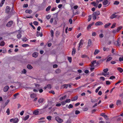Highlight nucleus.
I'll list each match as a JSON object with an SVG mask.
<instances>
[{
  "label": "nucleus",
  "mask_w": 123,
  "mask_h": 123,
  "mask_svg": "<svg viewBox=\"0 0 123 123\" xmlns=\"http://www.w3.org/2000/svg\"><path fill=\"white\" fill-rule=\"evenodd\" d=\"M119 2L117 1H115L114 3V4L116 5H117L119 4Z\"/></svg>",
  "instance_id": "47"
},
{
  "label": "nucleus",
  "mask_w": 123,
  "mask_h": 123,
  "mask_svg": "<svg viewBox=\"0 0 123 123\" xmlns=\"http://www.w3.org/2000/svg\"><path fill=\"white\" fill-rule=\"evenodd\" d=\"M122 104V102L121 100H118L117 102V105H120Z\"/></svg>",
  "instance_id": "15"
},
{
  "label": "nucleus",
  "mask_w": 123,
  "mask_h": 123,
  "mask_svg": "<svg viewBox=\"0 0 123 123\" xmlns=\"http://www.w3.org/2000/svg\"><path fill=\"white\" fill-rule=\"evenodd\" d=\"M25 12L26 13L30 14L32 12V11L31 10L27 9L26 10Z\"/></svg>",
  "instance_id": "16"
},
{
  "label": "nucleus",
  "mask_w": 123,
  "mask_h": 123,
  "mask_svg": "<svg viewBox=\"0 0 123 123\" xmlns=\"http://www.w3.org/2000/svg\"><path fill=\"white\" fill-rule=\"evenodd\" d=\"M5 43L4 41H2L0 44V45L1 46H3L4 45Z\"/></svg>",
  "instance_id": "42"
},
{
  "label": "nucleus",
  "mask_w": 123,
  "mask_h": 123,
  "mask_svg": "<svg viewBox=\"0 0 123 123\" xmlns=\"http://www.w3.org/2000/svg\"><path fill=\"white\" fill-rule=\"evenodd\" d=\"M44 101V99L43 98H40L38 100V102L39 103H42Z\"/></svg>",
  "instance_id": "13"
},
{
  "label": "nucleus",
  "mask_w": 123,
  "mask_h": 123,
  "mask_svg": "<svg viewBox=\"0 0 123 123\" xmlns=\"http://www.w3.org/2000/svg\"><path fill=\"white\" fill-rule=\"evenodd\" d=\"M100 14V12L99 11H97L93 13V15H95L96 16H97Z\"/></svg>",
  "instance_id": "10"
},
{
  "label": "nucleus",
  "mask_w": 123,
  "mask_h": 123,
  "mask_svg": "<svg viewBox=\"0 0 123 123\" xmlns=\"http://www.w3.org/2000/svg\"><path fill=\"white\" fill-rule=\"evenodd\" d=\"M32 56L35 57H36L38 55V53L36 52H34L32 54Z\"/></svg>",
  "instance_id": "11"
},
{
  "label": "nucleus",
  "mask_w": 123,
  "mask_h": 123,
  "mask_svg": "<svg viewBox=\"0 0 123 123\" xmlns=\"http://www.w3.org/2000/svg\"><path fill=\"white\" fill-rule=\"evenodd\" d=\"M52 117L51 116H49L47 117V118L49 120H51V119Z\"/></svg>",
  "instance_id": "31"
},
{
  "label": "nucleus",
  "mask_w": 123,
  "mask_h": 123,
  "mask_svg": "<svg viewBox=\"0 0 123 123\" xmlns=\"http://www.w3.org/2000/svg\"><path fill=\"white\" fill-rule=\"evenodd\" d=\"M29 45L27 44H24L22 45V46L23 47H26L29 46Z\"/></svg>",
  "instance_id": "32"
},
{
  "label": "nucleus",
  "mask_w": 123,
  "mask_h": 123,
  "mask_svg": "<svg viewBox=\"0 0 123 123\" xmlns=\"http://www.w3.org/2000/svg\"><path fill=\"white\" fill-rule=\"evenodd\" d=\"M117 16L115 14H113L111 15L110 17V18L111 19H112L116 18Z\"/></svg>",
  "instance_id": "14"
},
{
  "label": "nucleus",
  "mask_w": 123,
  "mask_h": 123,
  "mask_svg": "<svg viewBox=\"0 0 123 123\" xmlns=\"http://www.w3.org/2000/svg\"><path fill=\"white\" fill-rule=\"evenodd\" d=\"M18 121V119L17 118L11 119L10 120V121L11 122H12L13 123H17Z\"/></svg>",
  "instance_id": "3"
},
{
  "label": "nucleus",
  "mask_w": 123,
  "mask_h": 123,
  "mask_svg": "<svg viewBox=\"0 0 123 123\" xmlns=\"http://www.w3.org/2000/svg\"><path fill=\"white\" fill-rule=\"evenodd\" d=\"M28 4H24L23 6V7L24 8H26L28 7Z\"/></svg>",
  "instance_id": "57"
},
{
  "label": "nucleus",
  "mask_w": 123,
  "mask_h": 123,
  "mask_svg": "<svg viewBox=\"0 0 123 123\" xmlns=\"http://www.w3.org/2000/svg\"><path fill=\"white\" fill-rule=\"evenodd\" d=\"M119 60L120 61H123V57H120L119 58Z\"/></svg>",
  "instance_id": "64"
},
{
  "label": "nucleus",
  "mask_w": 123,
  "mask_h": 123,
  "mask_svg": "<svg viewBox=\"0 0 123 123\" xmlns=\"http://www.w3.org/2000/svg\"><path fill=\"white\" fill-rule=\"evenodd\" d=\"M116 45L117 46H119L120 44L119 42H118V41H116Z\"/></svg>",
  "instance_id": "56"
},
{
  "label": "nucleus",
  "mask_w": 123,
  "mask_h": 123,
  "mask_svg": "<svg viewBox=\"0 0 123 123\" xmlns=\"http://www.w3.org/2000/svg\"><path fill=\"white\" fill-rule=\"evenodd\" d=\"M27 40V39L25 37H24L22 39V41L24 42H26Z\"/></svg>",
  "instance_id": "43"
},
{
  "label": "nucleus",
  "mask_w": 123,
  "mask_h": 123,
  "mask_svg": "<svg viewBox=\"0 0 123 123\" xmlns=\"http://www.w3.org/2000/svg\"><path fill=\"white\" fill-rule=\"evenodd\" d=\"M91 101L92 102L94 103L96 102L97 101V99H91Z\"/></svg>",
  "instance_id": "39"
},
{
  "label": "nucleus",
  "mask_w": 123,
  "mask_h": 123,
  "mask_svg": "<svg viewBox=\"0 0 123 123\" xmlns=\"http://www.w3.org/2000/svg\"><path fill=\"white\" fill-rule=\"evenodd\" d=\"M100 79L101 80L103 81H104L105 80V78L104 77H100Z\"/></svg>",
  "instance_id": "55"
},
{
  "label": "nucleus",
  "mask_w": 123,
  "mask_h": 123,
  "mask_svg": "<svg viewBox=\"0 0 123 123\" xmlns=\"http://www.w3.org/2000/svg\"><path fill=\"white\" fill-rule=\"evenodd\" d=\"M76 52V49L75 48H74L73 49V51L72 52V55H74Z\"/></svg>",
  "instance_id": "18"
},
{
  "label": "nucleus",
  "mask_w": 123,
  "mask_h": 123,
  "mask_svg": "<svg viewBox=\"0 0 123 123\" xmlns=\"http://www.w3.org/2000/svg\"><path fill=\"white\" fill-rule=\"evenodd\" d=\"M111 23H108L107 24H105V25L104 26V27L105 28H106L107 27L111 25Z\"/></svg>",
  "instance_id": "27"
},
{
  "label": "nucleus",
  "mask_w": 123,
  "mask_h": 123,
  "mask_svg": "<svg viewBox=\"0 0 123 123\" xmlns=\"http://www.w3.org/2000/svg\"><path fill=\"white\" fill-rule=\"evenodd\" d=\"M2 0V1L0 4V7H2V6L4 3V2L5 0Z\"/></svg>",
  "instance_id": "28"
},
{
  "label": "nucleus",
  "mask_w": 123,
  "mask_h": 123,
  "mask_svg": "<svg viewBox=\"0 0 123 123\" xmlns=\"http://www.w3.org/2000/svg\"><path fill=\"white\" fill-rule=\"evenodd\" d=\"M62 6V4L59 5L58 6V7L59 8H61Z\"/></svg>",
  "instance_id": "62"
},
{
  "label": "nucleus",
  "mask_w": 123,
  "mask_h": 123,
  "mask_svg": "<svg viewBox=\"0 0 123 123\" xmlns=\"http://www.w3.org/2000/svg\"><path fill=\"white\" fill-rule=\"evenodd\" d=\"M61 104L62 105H64L66 104V103L65 101H62L61 103Z\"/></svg>",
  "instance_id": "49"
},
{
  "label": "nucleus",
  "mask_w": 123,
  "mask_h": 123,
  "mask_svg": "<svg viewBox=\"0 0 123 123\" xmlns=\"http://www.w3.org/2000/svg\"><path fill=\"white\" fill-rule=\"evenodd\" d=\"M13 24V21H10L8 22V27L11 26Z\"/></svg>",
  "instance_id": "17"
},
{
  "label": "nucleus",
  "mask_w": 123,
  "mask_h": 123,
  "mask_svg": "<svg viewBox=\"0 0 123 123\" xmlns=\"http://www.w3.org/2000/svg\"><path fill=\"white\" fill-rule=\"evenodd\" d=\"M50 32L51 33V36L52 37H53V34H54L53 31L52 30H51Z\"/></svg>",
  "instance_id": "41"
},
{
  "label": "nucleus",
  "mask_w": 123,
  "mask_h": 123,
  "mask_svg": "<svg viewBox=\"0 0 123 123\" xmlns=\"http://www.w3.org/2000/svg\"><path fill=\"white\" fill-rule=\"evenodd\" d=\"M34 24L36 25H37L38 24V23L37 22L35 21L33 22Z\"/></svg>",
  "instance_id": "60"
},
{
  "label": "nucleus",
  "mask_w": 123,
  "mask_h": 123,
  "mask_svg": "<svg viewBox=\"0 0 123 123\" xmlns=\"http://www.w3.org/2000/svg\"><path fill=\"white\" fill-rule=\"evenodd\" d=\"M29 115H27L26 116H25V117H24L23 119L25 121V120H27L29 118Z\"/></svg>",
  "instance_id": "23"
},
{
  "label": "nucleus",
  "mask_w": 123,
  "mask_h": 123,
  "mask_svg": "<svg viewBox=\"0 0 123 123\" xmlns=\"http://www.w3.org/2000/svg\"><path fill=\"white\" fill-rule=\"evenodd\" d=\"M73 105L71 104H70L69 105V106L68 107V108L69 109H70L71 108H72L73 107Z\"/></svg>",
  "instance_id": "48"
},
{
  "label": "nucleus",
  "mask_w": 123,
  "mask_h": 123,
  "mask_svg": "<svg viewBox=\"0 0 123 123\" xmlns=\"http://www.w3.org/2000/svg\"><path fill=\"white\" fill-rule=\"evenodd\" d=\"M51 8V6H48L46 8V11L47 12Z\"/></svg>",
  "instance_id": "25"
},
{
  "label": "nucleus",
  "mask_w": 123,
  "mask_h": 123,
  "mask_svg": "<svg viewBox=\"0 0 123 123\" xmlns=\"http://www.w3.org/2000/svg\"><path fill=\"white\" fill-rule=\"evenodd\" d=\"M27 67L28 69H31L32 68V67L30 65H28Z\"/></svg>",
  "instance_id": "33"
},
{
  "label": "nucleus",
  "mask_w": 123,
  "mask_h": 123,
  "mask_svg": "<svg viewBox=\"0 0 123 123\" xmlns=\"http://www.w3.org/2000/svg\"><path fill=\"white\" fill-rule=\"evenodd\" d=\"M117 69L121 73H122L123 71V70L121 68H117Z\"/></svg>",
  "instance_id": "22"
},
{
  "label": "nucleus",
  "mask_w": 123,
  "mask_h": 123,
  "mask_svg": "<svg viewBox=\"0 0 123 123\" xmlns=\"http://www.w3.org/2000/svg\"><path fill=\"white\" fill-rule=\"evenodd\" d=\"M36 95L34 93L31 94L30 95L31 97L32 98H35L36 97Z\"/></svg>",
  "instance_id": "24"
},
{
  "label": "nucleus",
  "mask_w": 123,
  "mask_h": 123,
  "mask_svg": "<svg viewBox=\"0 0 123 123\" xmlns=\"http://www.w3.org/2000/svg\"><path fill=\"white\" fill-rule=\"evenodd\" d=\"M92 18L94 20H95L96 19V15H93V13L92 14Z\"/></svg>",
  "instance_id": "26"
},
{
  "label": "nucleus",
  "mask_w": 123,
  "mask_h": 123,
  "mask_svg": "<svg viewBox=\"0 0 123 123\" xmlns=\"http://www.w3.org/2000/svg\"><path fill=\"white\" fill-rule=\"evenodd\" d=\"M14 89H15V87H14V86H10V88H11V90L12 91H13L14 90Z\"/></svg>",
  "instance_id": "37"
},
{
  "label": "nucleus",
  "mask_w": 123,
  "mask_h": 123,
  "mask_svg": "<svg viewBox=\"0 0 123 123\" xmlns=\"http://www.w3.org/2000/svg\"><path fill=\"white\" fill-rule=\"evenodd\" d=\"M116 24V23H114L111 27V28H113L115 27Z\"/></svg>",
  "instance_id": "52"
},
{
  "label": "nucleus",
  "mask_w": 123,
  "mask_h": 123,
  "mask_svg": "<svg viewBox=\"0 0 123 123\" xmlns=\"http://www.w3.org/2000/svg\"><path fill=\"white\" fill-rule=\"evenodd\" d=\"M96 35V33L95 32H93L92 33V36H95Z\"/></svg>",
  "instance_id": "53"
},
{
  "label": "nucleus",
  "mask_w": 123,
  "mask_h": 123,
  "mask_svg": "<svg viewBox=\"0 0 123 123\" xmlns=\"http://www.w3.org/2000/svg\"><path fill=\"white\" fill-rule=\"evenodd\" d=\"M18 33L17 35V37L18 39H20L21 37L22 36L21 34V31H17Z\"/></svg>",
  "instance_id": "5"
},
{
  "label": "nucleus",
  "mask_w": 123,
  "mask_h": 123,
  "mask_svg": "<svg viewBox=\"0 0 123 123\" xmlns=\"http://www.w3.org/2000/svg\"><path fill=\"white\" fill-rule=\"evenodd\" d=\"M97 64L96 61L94 60L91 62V67H94Z\"/></svg>",
  "instance_id": "6"
},
{
  "label": "nucleus",
  "mask_w": 123,
  "mask_h": 123,
  "mask_svg": "<svg viewBox=\"0 0 123 123\" xmlns=\"http://www.w3.org/2000/svg\"><path fill=\"white\" fill-rule=\"evenodd\" d=\"M40 109H37L35 110L33 112V114L35 115H37L38 114L40 111L41 110Z\"/></svg>",
  "instance_id": "7"
},
{
  "label": "nucleus",
  "mask_w": 123,
  "mask_h": 123,
  "mask_svg": "<svg viewBox=\"0 0 123 123\" xmlns=\"http://www.w3.org/2000/svg\"><path fill=\"white\" fill-rule=\"evenodd\" d=\"M55 119L59 123H61L63 121L62 119L60 118L59 117H56L55 118Z\"/></svg>",
  "instance_id": "4"
},
{
  "label": "nucleus",
  "mask_w": 123,
  "mask_h": 123,
  "mask_svg": "<svg viewBox=\"0 0 123 123\" xmlns=\"http://www.w3.org/2000/svg\"><path fill=\"white\" fill-rule=\"evenodd\" d=\"M91 4H93V6H97V4H96V3L95 2H93L91 3Z\"/></svg>",
  "instance_id": "45"
},
{
  "label": "nucleus",
  "mask_w": 123,
  "mask_h": 123,
  "mask_svg": "<svg viewBox=\"0 0 123 123\" xmlns=\"http://www.w3.org/2000/svg\"><path fill=\"white\" fill-rule=\"evenodd\" d=\"M102 74L106 77L107 75L109 74V73H108L103 72Z\"/></svg>",
  "instance_id": "20"
},
{
  "label": "nucleus",
  "mask_w": 123,
  "mask_h": 123,
  "mask_svg": "<svg viewBox=\"0 0 123 123\" xmlns=\"http://www.w3.org/2000/svg\"><path fill=\"white\" fill-rule=\"evenodd\" d=\"M68 59L70 63L72 61V59L71 57H68Z\"/></svg>",
  "instance_id": "50"
},
{
  "label": "nucleus",
  "mask_w": 123,
  "mask_h": 123,
  "mask_svg": "<svg viewBox=\"0 0 123 123\" xmlns=\"http://www.w3.org/2000/svg\"><path fill=\"white\" fill-rule=\"evenodd\" d=\"M99 37L101 38L103 37H104L103 34H100L99 35Z\"/></svg>",
  "instance_id": "54"
},
{
  "label": "nucleus",
  "mask_w": 123,
  "mask_h": 123,
  "mask_svg": "<svg viewBox=\"0 0 123 123\" xmlns=\"http://www.w3.org/2000/svg\"><path fill=\"white\" fill-rule=\"evenodd\" d=\"M80 113V111H79L76 110L75 111V114L76 115L79 114Z\"/></svg>",
  "instance_id": "59"
},
{
  "label": "nucleus",
  "mask_w": 123,
  "mask_h": 123,
  "mask_svg": "<svg viewBox=\"0 0 123 123\" xmlns=\"http://www.w3.org/2000/svg\"><path fill=\"white\" fill-rule=\"evenodd\" d=\"M3 90L4 92H7L8 91V86H5Z\"/></svg>",
  "instance_id": "29"
},
{
  "label": "nucleus",
  "mask_w": 123,
  "mask_h": 123,
  "mask_svg": "<svg viewBox=\"0 0 123 123\" xmlns=\"http://www.w3.org/2000/svg\"><path fill=\"white\" fill-rule=\"evenodd\" d=\"M101 86L98 87L97 89H96L95 90V92L96 93H97L99 89L101 88Z\"/></svg>",
  "instance_id": "36"
},
{
  "label": "nucleus",
  "mask_w": 123,
  "mask_h": 123,
  "mask_svg": "<svg viewBox=\"0 0 123 123\" xmlns=\"http://www.w3.org/2000/svg\"><path fill=\"white\" fill-rule=\"evenodd\" d=\"M103 5L104 6V7H106L108 6L110 4L109 1L108 0H104L103 2Z\"/></svg>",
  "instance_id": "2"
},
{
  "label": "nucleus",
  "mask_w": 123,
  "mask_h": 123,
  "mask_svg": "<svg viewBox=\"0 0 123 123\" xmlns=\"http://www.w3.org/2000/svg\"><path fill=\"white\" fill-rule=\"evenodd\" d=\"M18 93H17L15 94L13 96L15 98H16L17 96L18 95Z\"/></svg>",
  "instance_id": "63"
},
{
  "label": "nucleus",
  "mask_w": 123,
  "mask_h": 123,
  "mask_svg": "<svg viewBox=\"0 0 123 123\" xmlns=\"http://www.w3.org/2000/svg\"><path fill=\"white\" fill-rule=\"evenodd\" d=\"M112 59V57H109L106 60V62H108L110 61V60Z\"/></svg>",
  "instance_id": "40"
},
{
  "label": "nucleus",
  "mask_w": 123,
  "mask_h": 123,
  "mask_svg": "<svg viewBox=\"0 0 123 123\" xmlns=\"http://www.w3.org/2000/svg\"><path fill=\"white\" fill-rule=\"evenodd\" d=\"M103 50L105 51H108L109 50V49L107 48H106L105 47H104L103 48Z\"/></svg>",
  "instance_id": "35"
},
{
  "label": "nucleus",
  "mask_w": 123,
  "mask_h": 123,
  "mask_svg": "<svg viewBox=\"0 0 123 123\" xmlns=\"http://www.w3.org/2000/svg\"><path fill=\"white\" fill-rule=\"evenodd\" d=\"M122 27L121 26L118 27L117 30V32H118L120 31L122 28Z\"/></svg>",
  "instance_id": "30"
},
{
  "label": "nucleus",
  "mask_w": 123,
  "mask_h": 123,
  "mask_svg": "<svg viewBox=\"0 0 123 123\" xmlns=\"http://www.w3.org/2000/svg\"><path fill=\"white\" fill-rule=\"evenodd\" d=\"M99 52V50L98 49H96L94 53V54L95 55L97 54Z\"/></svg>",
  "instance_id": "19"
},
{
  "label": "nucleus",
  "mask_w": 123,
  "mask_h": 123,
  "mask_svg": "<svg viewBox=\"0 0 123 123\" xmlns=\"http://www.w3.org/2000/svg\"><path fill=\"white\" fill-rule=\"evenodd\" d=\"M91 19V15H90L88 16V21L89 22L90 21Z\"/></svg>",
  "instance_id": "46"
},
{
  "label": "nucleus",
  "mask_w": 123,
  "mask_h": 123,
  "mask_svg": "<svg viewBox=\"0 0 123 123\" xmlns=\"http://www.w3.org/2000/svg\"><path fill=\"white\" fill-rule=\"evenodd\" d=\"M78 98V97L77 96H76L74 97L71 100V101H75Z\"/></svg>",
  "instance_id": "12"
},
{
  "label": "nucleus",
  "mask_w": 123,
  "mask_h": 123,
  "mask_svg": "<svg viewBox=\"0 0 123 123\" xmlns=\"http://www.w3.org/2000/svg\"><path fill=\"white\" fill-rule=\"evenodd\" d=\"M108 68H106L104 69L103 70L104 72L105 73H107V72L108 71Z\"/></svg>",
  "instance_id": "58"
},
{
  "label": "nucleus",
  "mask_w": 123,
  "mask_h": 123,
  "mask_svg": "<svg viewBox=\"0 0 123 123\" xmlns=\"http://www.w3.org/2000/svg\"><path fill=\"white\" fill-rule=\"evenodd\" d=\"M94 23L92 22L91 24L89 25L87 27V29L89 30L91 29V27L94 24Z\"/></svg>",
  "instance_id": "8"
},
{
  "label": "nucleus",
  "mask_w": 123,
  "mask_h": 123,
  "mask_svg": "<svg viewBox=\"0 0 123 123\" xmlns=\"http://www.w3.org/2000/svg\"><path fill=\"white\" fill-rule=\"evenodd\" d=\"M24 111H22L20 113V115L21 116H22L24 113Z\"/></svg>",
  "instance_id": "61"
},
{
  "label": "nucleus",
  "mask_w": 123,
  "mask_h": 123,
  "mask_svg": "<svg viewBox=\"0 0 123 123\" xmlns=\"http://www.w3.org/2000/svg\"><path fill=\"white\" fill-rule=\"evenodd\" d=\"M22 72L23 74H25L26 72V71L25 69H24L22 71Z\"/></svg>",
  "instance_id": "51"
},
{
  "label": "nucleus",
  "mask_w": 123,
  "mask_h": 123,
  "mask_svg": "<svg viewBox=\"0 0 123 123\" xmlns=\"http://www.w3.org/2000/svg\"><path fill=\"white\" fill-rule=\"evenodd\" d=\"M66 97V96H65L64 97H62L60 98L59 99L60 100L62 101Z\"/></svg>",
  "instance_id": "34"
},
{
  "label": "nucleus",
  "mask_w": 123,
  "mask_h": 123,
  "mask_svg": "<svg viewBox=\"0 0 123 123\" xmlns=\"http://www.w3.org/2000/svg\"><path fill=\"white\" fill-rule=\"evenodd\" d=\"M83 42L84 41L83 40L81 39L80 41L79 44V46L78 49V50H79L80 48H81L82 47L83 44Z\"/></svg>",
  "instance_id": "1"
},
{
  "label": "nucleus",
  "mask_w": 123,
  "mask_h": 123,
  "mask_svg": "<svg viewBox=\"0 0 123 123\" xmlns=\"http://www.w3.org/2000/svg\"><path fill=\"white\" fill-rule=\"evenodd\" d=\"M92 43V41L90 39L89 40L88 42V46H90L91 45V44Z\"/></svg>",
  "instance_id": "21"
},
{
  "label": "nucleus",
  "mask_w": 123,
  "mask_h": 123,
  "mask_svg": "<svg viewBox=\"0 0 123 123\" xmlns=\"http://www.w3.org/2000/svg\"><path fill=\"white\" fill-rule=\"evenodd\" d=\"M70 101H71V100H70V99H67L65 101L66 103H69V102H70Z\"/></svg>",
  "instance_id": "44"
},
{
  "label": "nucleus",
  "mask_w": 123,
  "mask_h": 123,
  "mask_svg": "<svg viewBox=\"0 0 123 123\" xmlns=\"http://www.w3.org/2000/svg\"><path fill=\"white\" fill-rule=\"evenodd\" d=\"M103 24V23L101 21H98L95 24V25H102Z\"/></svg>",
  "instance_id": "9"
},
{
  "label": "nucleus",
  "mask_w": 123,
  "mask_h": 123,
  "mask_svg": "<svg viewBox=\"0 0 123 123\" xmlns=\"http://www.w3.org/2000/svg\"><path fill=\"white\" fill-rule=\"evenodd\" d=\"M51 17V15H47L46 16V18L48 19H49Z\"/></svg>",
  "instance_id": "38"
}]
</instances>
